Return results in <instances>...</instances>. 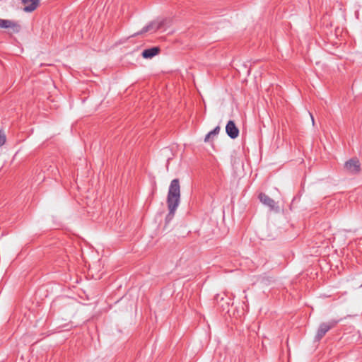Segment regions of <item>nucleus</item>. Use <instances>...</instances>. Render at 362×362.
Wrapping results in <instances>:
<instances>
[{
	"label": "nucleus",
	"mask_w": 362,
	"mask_h": 362,
	"mask_svg": "<svg viewBox=\"0 0 362 362\" xmlns=\"http://www.w3.org/2000/svg\"><path fill=\"white\" fill-rule=\"evenodd\" d=\"M344 168L349 173L352 174H356L361 170L359 160L356 158H352L346 161Z\"/></svg>",
	"instance_id": "20e7f679"
},
{
	"label": "nucleus",
	"mask_w": 362,
	"mask_h": 362,
	"mask_svg": "<svg viewBox=\"0 0 362 362\" xmlns=\"http://www.w3.org/2000/svg\"><path fill=\"white\" fill-rule=\"evenodd\" d=\"M259 199L260 202L264 205L269 206L270 209H273L275 207V202L272 198H270L268 195L264 193H260L259 194Z\"/></svg>",
	"instance_id": "6e6552de"
},
{
	"label": "nucleus",
	"mask_w": 362,
	"mask_h": 362,
	"mask_svg": "<svg viewBox=\"0 0 362 362\" xmlns=\"http://www.w3.org/2000/svg\"><path fill=\"white\" fill-rule=\"evenodd\" d=\"M160 51V49L158 47H153L151 48L144 49L141 53V56L145 59H151L157 55Z\"/></svg>",
	"instance_id": "1a4fd4ad"
},
{
	"label": "nucleus",
	"mask_w": 362,
	"mask_h": 362,
	"mask_svg": "<svg viewBox=\"0 0 362 362\" xmlns=\"http://www.w3.org/2000/svg\"><path fill=\"white\" fill-rule=\"evenodd\" d=\"M311 118H312L313 124H314V118H313V117L312 115H311Z\"/></svg>",
	"instance_id": "ddd939ff"
},
{
	"label": "nucleus",
	"mask_w": 362,
	"mask_h": 362,
	"mask_svg": "<svg viewBox=\"0 0 362 362\" xmlns=\"http://www.w3.org/2000/svg\"><path fill=\"white\" fill-rule=\"evenodd\" d=\"M161 25H162L161 23L151 22L148 25L144 26L141 29V30L140 32H138L137 33H136L135 35H139L147 33L148 31L156 32V30H158V29L160 28Z\"/></svg>",
	"instance_id": "0eeeda50"
},
{
	"label": "nucleus",
	"mask_w": 362,
	"mask_h": 362,
	"mask_svg": "<svg viewBox=\"0 0 362 362\" xmlns=\"http://www.w3.org/2000/svg\"><path fill=\"white\" fill-rule=\"evenodd\" d=\"M22 4L24 6L23 11L25 12H33L40 4L39 0H22Z\"/></svg>",
	"instance_id": "423d86ee"
},
{
	"label": "nucleus",
	"mask_w": 362,
	"mask_h": 362,
	"mask_svg": "<svg viewBox=\"0 0 362 362\" xmlns=\"http://www.w3.org/2000/svg\"><path fill=\"white\" fill-rule=\"evenodd\" d=\"M220 131V127L218 126H217L216 127H215L212 131L209 132L205 136L204 138V141L206 142L209 140L210 137L211 136H214V135H216L218 134Z\"/></svg>",
	"instance_id": "9d476101"
},
{
	"label": "nucleus",
	"mask_w": 362,
	"mask_h": 362,
	"mask_svg": "<svg viewBox=\"0 0 362 362\" xmlns=\"http://www.w3.org/2000/svg\"><path fill=\"white\" fill-rule=\"evenodd\" d=\"M226 134L231 139H235L238 136L239 129L236 127L235 122L232 120L228 121L226 127Z\"/></svg>",
	"instance_id": "39448f33"
},
{
	"label": "nucleus",
	"mask_w": 362,
	"mask_h": 362,
	"mask_svg": "<svg viewBox=\"0 0 362 362\" xmlns=\"http://www.w3.org/2000/svg\"><path fill=\"white\" fill-rule=\"evenodd\" d=\"M168 210H169V212L168 214V215L166 216V218H165V220L167 222L170 221L172 220V218H173L174 215H175V211L177 209V207H175L174 210H171L172 209L170 207V206H168Z\"/></svg>",
	"instance_id": "9b49d317"
},
{
	"label": "nucleus",
	"mask_w": 362,
	"mask_h": 362,
	"mask_svg": "<svg viewBox=\"0 0 362 362\" xmlns=\"http://www.w3.org/2000/svg\"><path fill=\"white\" fill-rule=\"evenodd\" d=\"M6 142V136L4 133L0 132V147L2 146Z\"/></svg>",
	"instance_id": "f8f14e48"
},
{
	"label": "nucleus",
	"mask_w": 362,
	"mask_h": 362,
	"mask_svg": "<svg viewBox=\"0 0 362 362\" xmlns=\"http://www.w3.org/2000/svg\"><path fill=\"white\" fill-rule=\"evenodd\" d=\"M338 322V320H332L329 322L320 324L315 335V340L320 341L327 332L337 325Z\"/></svg>",
	"instance_id": "f03ea898"
},
{
	"label": "nucleus",
	"mask_w": 362,
	"mask_h": 362,
	"mask_svg": "<svg viewBox=\"0 0 362 362\" xmlns=\"http://www.w3.org/2000/svg\"><path fill=\"white\" fill-rule=\"evenodd\" d=\"M0 28L11 29L13 33H18L21 30V25L13 21L0 18Z\"/></svg>",
	"instance_id": "7ed1b4c3"
},
{
	"label": "nucleus",
	"mask_w": 362,
	"mask_h": 362,
	"mask_svg": "<svg viewBox=\"0 0 362 362\" xmlns=\"http://www.w3.org/2000/svg\"><path fill=\"white\" fill-rule=\"evenodd\" d=\"M180 202V185L177 178L173 179L169 186L167 196V204L173 210L178 207Z\"/></svg>",
	"instance_id": "f257e3e1"
}]
</instances>
